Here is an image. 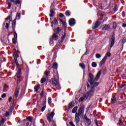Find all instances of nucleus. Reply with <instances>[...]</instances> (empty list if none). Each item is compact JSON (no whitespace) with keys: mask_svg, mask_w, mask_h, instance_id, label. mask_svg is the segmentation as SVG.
Instances as JSON below:
<instances>
[{"mask_svg":"<svg viewBox=\"0 0 126 126\" xmlns=\"http://www.w3.org/2000/svg\"><path fill=\"white\" fill-rule=\"evenodd\" d=\"M87 87H90V85L87 83Z\"/></svg>","mask_w":126,"mask_h":126,"instance_id":"bf43d9fd","label":"nucleus"},{"mask_svg":"<svg viewBox=\"0 0 126 126\" xmlns=\"http://www.w3.org/2000/svg\"><path fill=\"white\" fill-rule=\"evenodd\" d=\"M15 4H20V1L19 0L15 1Z\"/></svg>","mask_w":126,"mask_h":126,"instance_id":"ea45409f","label":"nucleus"},{"mask_svg":"<svg viewBox=\"0 0 126 126\" xmlns=\"http://www.w3.org/2000/svg\"><path fill=\"white\" fill-rule=\"evenodd\" d=\"M65 36H66V34L65 33V32H64V35L62 37L61 43H63V40L65 39Z\"/></svg>","mask_w":126,"mask_h":126,"instance_id":"b1692460","label":"nucleus"},{"mask_svg":"<svg viewBox=\"0 0 126 126\" xmlns=\"http://www.w3.org/2000/svg\"><path fill=\"white\" fill-rule=\"evenodd\" d=\"M73 106H74V105L73 104V103L70 102L68 106V109H71V108H73Z\"/></svg>","mask_w":126,"mask_h":126,"instance_id":"a878e982","label":"nucleus"},{"mask_svg":"<svg viewBox=\"0 0 126 126\" xmlns=\"http://www.w3.org/2000/svg\"><path fill=\"white\" fill-rule=\"evenodd\" d=\"M27 126H29V123H27Z\"/></svg>","mask_w":126,"mask_h":126,"instance_id":"0e129e2a","label":"nucleus"},{"mask_svg":"<svg viewBox=\"0 0 126 126\" xmlns=\"http://www.w3.org/2000/svg\"><path fill=\"white\" fill-rule=\"evenodd\" d=\"M112 56V54H111V53L108 52L106 53L105 56L103 57V58L102 59L101 62L99 63V66H102L103 64H104V63H106V61H107V57L110 58Z\"/></svg>","mask_w":126,"mask_h":126,"instance_id":"7ed1b4c3","label":"nucleus"},{"mask_svg":"<svg viewBox=\"0 0 126 126\" xmlns=\"http://www.w3.org/2000/svg\"><path fill=\"white\" fill-rule=\"evenodd\" d=\"M19 91H20V87L17 86L14 93V95L16 98L18 97V95H19Z\"/></svg>","mask_w":126,"mask_h":126,"instance_id":"6e6552de","label":"nucleus"},{"mask_svg":"<svg viewBox=\"0 0 126 126\" xmlns=\"http://www.w3.org/2000/svg\"><path fill=\"white\" fill-rule=\"evenodd\" d=\"M84 56V55H83V56H82V57L81 60H82V58H83V56Z\"/></svg>","mask_w":126,"mask_h":126,"instance_id":"774afa93","label":"nucleus"},{"mask_svg":"<svg viewBox=\"0 0 126 126\" xmlns=\"http://www.w3.org/2000/svg\"><path fill=\"white\" fill-rule=\"evenodd\" d=\"M89 53L88 52V50H87L86 51V53L84 54L83 55V56H84L85 55H88Z\"/></svg>","mask_w":126,"mask_h":126,"instance_id":"3c124183","label":"nucleus"},{"mask_svg":"<svg viewBox=\"0 0 126 126\" xmlns=\"http://www.w3.org/2000/svg\"><path fill=\"white\" fill-rule=\"evenodd\" d=\"M101 57H102V56L99 53H97L95 54V58L96 59H100Z\"/></svg>","mask_w":126,"mask_h":126,"instance_id":"cd10ccee","label":"nucleus"},{"mask_svg":"<svg viewBox=\"0 0 126 126\" xmlns=\"http://www.w3.org/2000/svg\"><path fill=\"white\" fill-rule=\"evenodd\" d=\"M20 83V81H19V80H17V84H19V83Z\"/></svg>","mask_w":126,"mask_h":126,"instance_id":"13d9d810","label":"nucleus"},{"mask_svg":"<svg viewBox=\"0 0 126 126\" xmlns=\"http://www.w3.org/2000/svg\"><path fill=\"white\" fill-rule=\"evenodd\" d=\"M34 88L35 92H38V91L40 89V86H37L36 87H34Z\"/></svg>","mask_w":126,"mask_h":126,"instance_id":"bb28decb","label":"nucleus"},{"mask_svg":"<svg viewBox=\"0 0 126 126\" xmlns=\"http://www.w3.org/2000/svg\"><path fill=\"white\" fill-rule=\"evenodd\" d=\"M101 30H109L110 29V25H103L101 27Z\"/></svg>","mask_w":126,"mask_h":126,"instance_id":"1a4fd4ad","label":"nucleus"},{"mask_svg":"<svg viewBox=\"0 0 126 126\" xmlns=\"http://www.w3.org/2000/svg\"><path fill=\"white\" fill-rule=\"evenodd\" d=\"M48 104H51V103H52V98L51 97L48 98Z\"/></svg>","mask_w":126,"mask_h":126,"instance_id":"58836bf2","label":"nucleus"},{"mask_svg":"<svg viewBox=\"0 0 126 126\" xmlns=\"http://www.w3.org/2000/svg\"><path fill=\"white\" fill-rule=\"evenodd\" d=\"M12 25L13 31H14V30H15V26L16 25V19H15L13 21Z\"/></svg>","mask_w":126,"mask_h":126,"instance_id":"4468645a","label":"nucleus"},{"mask_svg":"<svg viewBox=\"0 0 126 126\" xmlns=\"http://www.w3.org/2000/svg\"><path fill=\"white\" fill-rule=\"evenodd\" d=\"M5 122V120L3 118H1V120L0 121V126H2L3 124Z\"/></svg>","mask_w":126,"mask_h":126,"instance_id":"dca6fc26","label":"nucleus"},{"mask_svg":"<svg viewBox=\"0 0 126 126\" xmlns=\"http://www.w3.org/2000/svg\"><path fill=\"white\" fill-rule=\"evenodd\" d=\"M11 2H14V0H10Z\"/></svg>","mask_w":126,"mask_h":126,"instance_id":"052dcab7","label":"nucleus"},{"mask_svg":"<svg viewBox=\"0 0 126 126\" xmlns=\"http://www.w3.org/2000/svg\"><path fill=\"white\" fill-rule=\"evenodd\" d=\"M77 111V107H75L73 108V109L72 110V113H73V114H75V113H76Z\"/></svg>","mask_w":126,"mask_h":126,"instance_id":"5701e85b","label":"nucleus"},{"mask_svg":"<svg viewBox=\"0 0 126 126\" xmlns=\"http://www.w3.org/2000/svg\"><path fill=\"white\" fill-rule=\"evenodd\" d=\"M92 66L93 67H96L97 66V63H96L95 62H93L92 63Z\"/></svg>","mask_w":126,"mask_h":126,"instance_id":"7c9ffc66","label":"nucleus"},{"mask_svg":"<svg viewBox=\"0 0 126 126\" xmlns=\"http://www.w3.org/2000/svg\"><path fill=\"white\" fill-rule=\"evenodd\" d=\"M60 31H61V28L58 27L55 30L54 32L55 33H56V34H59V32H60Z\"/></svg>","mask_w":126,"mask_h":126,"instance_id":"412c9836","label":"nucleus"},{"mask_svg":"<svg viewBox=\"0 0 126 126\" xmlns=\"http://www.w3.org/2000/svg\"><path fill=\"white\" fill-rule=\"evenodd\" d=\"M100 24H101V23L97 21L95 23V26H93L92 29H96V28H98V27H99V25H100Z\"/></svg>","mask_w":126,"mask_h":126,"instance_id":"ddd939ff","label":"nucleus"},{"mask_svg":"<svg viewBox=\"0 0 126 126\" xmlns=\"http://www.w3.org/2000/svg\"><path fill=\"white\" fill-rule=\"evenodd\" d=\"M94 123L96 126H99V125H98V121H97V120H96V119L95 120Z\"/></svg>","mask_w":126,"mask_h":126,"instance_id":"c03bdc74","label":"nucleus"},{"mask_svg":"<svg viewBox=\"0 0 126 126\" xmlns=\"http://www.w3.org/2000/svg\"><path fill=\"white\" fill-rule=\"evenodd\" d=\"M49 91H50V92H52V90L49 89Z\"/></svg>","mask_w":126,"mask_h":126,"instance_id":"69168bd1","label":"nucleus"},{"mask_svg":"<svg viewBox=\"0 0 126 126\" xmlns=\"http://www.w3.org/2000/svg\"><path fill=\"white\" fill-rule=\"evenodd\" d=\"M54 116H55V113L53 112H52L47 116V120L49 121V122H50V123L52 122V119L54 118Z\"/></svg>","mask_w":126,"mask_h":126,"instance_id":"423d86ee","label":"nucleus"},{"mask_svg":"<svg viewBox=\"0 0 126 126\" xmlns=\"http://www.w3.org/2000/svg\"><path fill=\"white\" fill-rule=\"evenodd\" d=\"M109 45H110V49H112L113 46L115 45V36L112 35V37L109 38Z\"/></svg>","mask_w":126,"mask_h":126,"instance_id":"39448f33","label":"nucleus"},{"mask_svg":"<svg viewBox=\"0 0 126 126\" xmlns=\"http://www.w3.org/2000/svg\"><path fill=\"white\" fill-rule=\"evenodd\" d=\"M111 101L112 104H115V103L117 102V99L115 97H113L111 98Z\"/></svg>","mask_w":126,"mask_h":126,"instance_id":"4be33fe9","label":"nucleus"},{"mask_svg":"<svg viewBox=\"0 0 126 126\" xmlns=\"http://www.w3.org/2000/svg\"><path fill=\"white\" fill-rule=\"evenodd\" d=\"M125 87V85H122L120 86V88H124Z\"/></svg>","mask_w":126,"mask_h":126,"instance_id":"6e6d98bb","label":"nucleus"},{"mask_svg":"<svg viewBox=\"0 0 126 126\" xmlns=\"http://www.w3.org/2000/svg\"><path fill=\"white\" fill-rule=\"evenodd\" d=\"M17 38H13L12 39V42H13V44H16V41H17Z\"/></svg>","mask_w":126,"mask_h":126,"instance_id":"4c0bfd02","label":"nucleus"},{"mask_svg":"<svg viewBox=\"0 0 126 126\" xmlns=\"http://www.w3.org/2000/svg\"><path fill=\"white\" fill-rule=\"evenodd\" d=\"M52 85H53V86H60V83H59V81H58L57 79H53L52 80Z\"/></svg>","mask_w":126,"mask_h":126,"instance_id":"0eeeda50","label":"nucleus"},{"mask_svg":"<svg viewBox=\"0 0 126 126\" xmlns=\"http://www.w3.org/2000/svg\"><path fill=\"white\" fill-rule=\"evenodd\" d=\"M119 122L120 125H123V121H122V119H120Z\"/></svg>","mask_w":126,"mask_h":126,"instance_id":"de8ad7c7","label":"nucleus"},{"mask_svg":"<svg viewBox=\"0 0 126 126\" xmlns=\"http://www.w3.org/2000/svg\"><path fill=\"white\" fill-rule=\"evenodd\" d=\"M14 38L17 39V33L16 32H14Z\"/></svg>","mask_w":126,"mask_h":126,"instance_id":"473e14b6","label":"nucleus"},{"mask_svg":"<svg viewBox=\"0 0 126 126\" xmlns=\"http://www.w3.org/2000/svg\"><path fill=\"white\" fill-rule=\"evenodd\" d=\"M63 25H65L66 24V23L65 22H64V23H63Z\"/></svg>","mask_w":126,"mask_h":126,"instance_id":"680f3d73","label":"nucleus"},{"mask_svg":"<svg viewBox=\"0 0 126 126\" xmlns=\"http://www.w3.org/2000/svg\"><path fill=\"white\" fill-rule=\"evenodd\" d=\"M51 39H52V40H54V41H56V40L58 39V36L56 33H54L52 36V38Z\"/></svg>","mask_w":126,"mask_h":126,"instance_id":"6ab92c4d","label":"nucleus"},{"mask_svg":"<svg viewBox=\"0 0 126 126\" xmlns=\"http://www.w3.org/2000/svg\"><path fill=\"white\" fill-rule=\"evenodd\" d=\"M21 14L20 13H19V14H18V15L16 16V19H18V20H19V19H20V16H21Z\"/></svg>","mask_w":126,"mask_h":126,"instance_id":"e433bc0d","label":"nucleus"},{"mask_svg":"<svg viewBox=\"0 0 126 126\" xmlns=\"http://www.w3.org/2000/svg\"><path fill=\"white\" fill-rule=\"evenodd\" d=\"M33 119L34 118H33V117L32 116H29L27 118V120H28V121H29V122L31 123H32V121H33Z\"/></svg>","mask_w":126,"mask_h":126,"instance_id":"393cba45","label":"nucleus"},{"mask_svg":"<svg viewBox=\"0 0 126 126\" xmlns=\"http://www.w3.org/2000/svg\"><path fill=\"white\" fill-rule=\"evenodd\" d=\"M54 41V39L51 38L50 40V45H53V44L54 43V41Z\"/></svg>","mask_w":126,"mask_h":126,"instance_id":"a19ab883","label":"nucleus"},{"mask_svg":"<svg viewBox=\"0 0 126 126\" xmlns=\"http://www.w3.org/2000/svg\"><path fill=\"white\" fill-rule=\"evenodd\" d=\"M44 74L45 75L46 77H47L49 76V74H50V72L46 71L44 73Z\"/></svg>","mask_w":126,"mask_h":126,"instance_id":"c756f323","label":"nucleus"},{"mask_svg":"<svg viewBox=\"0 0 126 126\" xmlns=\"http://www.w3.org/2000/svg\"><path fill=\"white\" fill-rule=\"evenodd\" d=\"M14 60H15V63L17 65V66H18V65H19V64L18 63V61H17V59L15 58H14Z\"/></svg>","mask_w":126,"mask_h":126,"instance_id":"c9c22d12","label":"nucleus"},{"mask_svg":"<svg viewBox=\"0 0 126 126\" xmlns=\"http://www.w3.org/2000/svg\"><path fill=\"white\" fill-rule=\"evenodd\" d=\"M11 114V112L6 111V113L5 114V117H8Z\"/></svg>","mask_w":126,"mask_h":126,"instance_id":"f704fd0d","label":"nucleus"},{"mask_svg":"<svg viewBox=\"0 0 126 126\" xmlns=\"http://www.w3.org/2000/svg\"><path fill=\"white\" fill-rule=\"evenodd\" d=\"M52 89H53V90H55V91H56V89H55V88H52Z\"/></svg>","mask_w":126,"mask_h":126,"instance_id":"e2e57ef3","label":"nucleus"},{"mask_svg":"<svg viewBox=\"0 0 126 126\" xmlns=\"http://www.w3.org/2000/svg\"><path fill=\"white\" fill-rule=\"evenodd\" d=\"M113 28L114 29H116V28H117V23H113Z\"/></svg>","mask_w":126,"mask_h":126,"instance_id":"37998d69","label":"nucleus"},{"mask_svg":"<svg viewBox=\"0 0 126 126\" xmlns=\"http://www.w3.org/2000/svg\"><path fill=\"white\" fill-rule=\"evenodd\" d=\"M69 125H70L71 126H75V125H74V124H73V122H69Z\"/></svg>","mask_w":126,"mask_h":126,"instance_id":"a18cd8bd","label":"nucleus"},{"mask_svg":"<svg viewBox=\"0 0 126 126\" xmlns=\"http://www.w3.org/2000/svg\"><path fill=\"white\" fill-rule=\"evenodd\" d=\"M95 92V88L94 87H92L91 88L90 92H88L84 95V97H81L79 99V102H82L84 101V100H86L87 98H90V97L93 96L94 95V93Z\"/></svg>","mask_w":126,"mask_h":126,"instance_id":"f03ea898","label":"nucleus"},{"mask_svg":"<svg viewBox=\"0 0 126 126\" xmlns=\"http://www.w3.org/2000/svg\"><path fill=\"white\" fill-rule=\"evenodd\" d=\"M122 27H124V28H126V24H123L122 25Z\"/></svg>","mask_w":126,"mask_h":126,"instance_id":"864d4df0","label":"nucleus"},{"mask_svg":"<svg viewBox=\"0 0 126 126\" xmlns=\"http://www.w3.org/2000/svg\"><path fill=\"white\" fill-rule=\"evenodd\" d=\"M6 96V94H3L2 95H1V97L2 98H5V97Z\"/></svg>","mask_w":126,"mask_h":126,"instance_id":"49530a36","label":"nucleus"},{"mask_svg":"<svg viewBox=\"0 0 126 126\" xmlns=\"http://www.w3.org/2000/svg\"><path fill=\"white\" fill-rule=\"evenodd\" d=\"M69 24L70 26H74L75 25V20L74 19H71L69 21Z\"/></svg>","mask_w":126,"mask_h":126,"instance_id":"9d476101","label":"nucleus"},{"mask_svg":"<svg viewBox=\"0 0 126 126\" xmlns=\"http://www.w3.org/2000/svg\"><path fill=\"white\" fill-rule=\"evenodd\" d=\"M80 66H81V68H82V69H84V68H85V65H84V63H80L79 64Z\"/></svg>","mask_w":126,"mask_h":126,"instance_id":"c85d7f7f","label":"nucleus"},{"mask_svg":"<svg viewBox=\"0 0 126 126\" xmlns=\"http://www.w3.org/2000/svg\"><path fill=\"white\" fill-rule=\"evenodd\" d=\"M11 100H12V97L10 96L8 99V102H11Z\"/></svg>","mask_w":126,"mask_h":126,"instance_id":"8fccbe9b","label":"nucleus"},{"mask_svg":"<svg viewBox=\"0 0 126 126\" xmlns=\"http://www.w3.org/2000/svg\"><path fill=\"white\" fill-rule=\"evenodd\" d=\"M84 120H86L87 124H89V125H91V120L87 118V116H86V115L84 116Z\"/></svg>","mask_w":126,"mask_h":126,"instance_id":"f8f14e48","label":"nucleus"},{"mask_svg":"<svg viewBox=\"0 0 126 126\" xmlns=\"http://www.w3.org/2000/svg\"><path fill=\"white\" fill-rule=\"evenodd\" d=\"M64 15L63 14V13H60V17H61V18H63V17Z\"/></svg>","mask_w":126,"mask_h":126,"instance_id":"09e8293b","label":"nucleus"},{"mask_svg":"<svg viewBox=\"0 0 126 126\" xmlns=\"http://www.w3.org/2000/svg\"><path fill=\"white\" fill-rule=\"evenodd\" d=\"M50 12H51V13H54V10L51 9Z\"/></svg>","mask_w":126,"mask_h":126,"instance_id":"4d7b16f0","label":"nucleus"},{"mask_svg":"<svg viewBox=\"0 0 126 126\" xmlns=\"http://www.w3.org/2000/svg\"><path fill=\"white\" fill-rule=\"evenodd\" d=\"M50 16L51 17H53V16H54V13H51V14H50Z\"/></svg>","mask_w":126,"mask_h":126,"instance_id":"5fc2aeb1","label":"nucleus"},{"mask_svg":"<svg viewBox=\"0 0 126 126\" xmlns=\"http://www.w3.org/2000/svg\"><path fill=\"white\" fill-rule=\"evenodd\" d=\"M46 82V78H43L42 79H41L40 82L41 83H44V82Z\"/></svg>","mask_w":126,"mask_h":126,"instance_id":"72a5a7b5","label":"nucleus"},{"mask_svg":"<svg viewBox=\"0 0 126 126\" xmlns=\"http://www.w3.org/2000/svg\"><path fill=\"white\" fill-rule=\"evenodd\" d=\"M51 24H55L56 25H58V22L57 19L55 18L54 20V22H51Z\"/></svg>","mask_w":126,"mask_h":126,"instance_id":"aec40b11","label":"nucleus"},{"mask_svg":"<svg viewBox=\"0 0 126 126\" xmlns=\"http://www.w3.org/2000/svg\"><path fill=\"white\" fill-rule=\"evenodd\" d=\"M79 117H80V115H79V114L76 113L75 118L76 123L77 124H78V123H79L80 121V119L79 118Z\"/></svg>","mask_w":126,"mask_h":126,"instance_id":"9b49d317","label":"nucleus"},{"mask_svg":"<svg viewBox=\"0 0 126 126\" xmlns=\"http://www.w3.org/2000/svg\"><path fill=\"white\" fill-rule=\"evenodd\" d=\"M84 113V107H80V108L79 110V113L77 114H79V115L80 116V115H82Z\"/></svg>","mask_w":126,"mask_h":126,"instance_id":"2eb2a0df","label":"nucleus"},{"mask_svg":"<svg viewBox=\"0 0 126 126\" xmlns=\"http://www.w3.org/2000/svg\"><path fill=\"white\" fill-rule=\"evenodd\" d=\"M17 77L18 78H19V77H20V75H21V70H20V69H19L18 72L17 73Z\"/></svg>","mask_w":126,"mask_h":126,"instance_id":"a211bd4d","label":"nucleus"},{"mask_svg":"<svg viewBox=\"0 0 126 126\" xmlns=\"http://www.w3.org/2000/svg\"><path fill=\"white\" fill-rule=\"evenodd\" d=\"M45 109H46V105H45L41 108V112H44V111H45Z\"/></svg>","mask_w":126,"mask_h":126,"instance_id":"79ce46f5","label":"nucleus"},{"mask_svg":"<svg viewBox=\"0 0 126 126\" xmlns=\"http://www.w3.org/2000/svg\"><path fill=\"white\" fill-rule=\"evenodd\" d=\"M126 39H123V40H122V43H123V44H125V43H126Z\"/></svg>","mask_w":126,"mask_h":126,"instance_id":"603ef678","label":"nucleus"},{"mask_svg":"<svg viewBox=\"0 0 126 126\" xmlns=\"http://www.w3.org/2000/svg\"><path fill=\"white\" fill-rule=\"evenodd\" d=\"M51 27H54V25L52 24V25H51Z\"/></svg>","mask_w":126,"mask_h":126,"instance_id":"338daca9","label":"nucleus"},{"mask_svg":"<svg viewBox=\"0 0 126 126\" xmlns=\"http://www.w3.org/2000/svg\"><path fill=\"white\" fill-rule=\"evenodd\" d=\"M12 13H11L10 15H9L7 18L5 19V22L6 23V26H5V28L6 29H8L9 27V24L10 23V21H11L12 19Z\"/></svg>","mask_w":126,"mask_h":126,"instance_id":"20e7f679","label":"nucleus"},{"mask_svg":"<svg viewBox=\"0 0 126 126\" xmlns=\"http://www.w3.org/2000/svg\"><path fill=\"white\" fill-rule=\"evenodd\" d=\"M65 15L66 16H69V15H70V11H66L65 12Z\"/></svg>","mask_w":126,"mask_h":126,"instance_id":"2f4dec72","label":"nucleus"},{"mask_svg":"<svg viewBox=\"0 0 126 126\" xmlns=\"http://www.w3.org/2000/svg\"><path fill=\"white\" fill-rule=\"evenodd\" d=\"M100 76L101 70L98 72L95 79H94V75H93L92 73H90L89 75L88 82L91 85H93L94 84V87L98 86V85H99V83H95V81L99 80V78Z\"/></svg>","mask_w":126,"mask_h":126,"instance_id":"f257e3e1","label":"nucleus"},{"mask_svg":"<svg viewBox=\"0 0 126 126\" xmlns=\"http://www.w3.org/2000/svg\"><path fill=\"white\" fill-rule=\"evenodd\" d=\"M52 67L53 68H54L55 69H58V63H53Z\"/></svg>","mask_w":126,"mask_h":126,"instance_id":"f3484780","label":"nucleus"}]
</instances>
